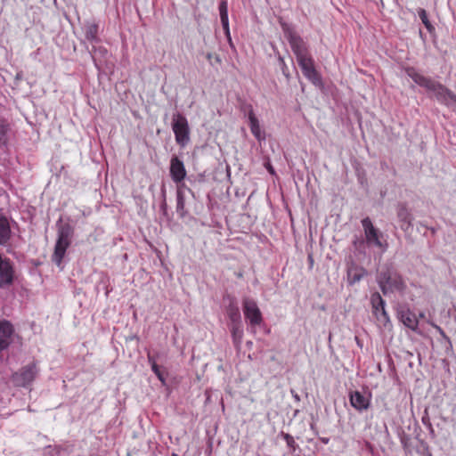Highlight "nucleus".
<instances>
[{
    "instance_id": "nucleus-1",
    "label": "nucleus",
    "mask_w": 456,
    "mask_h": 456,
    "mask_svg": "<svg viewBox=\"0 0 456 456\" xmlns=\"http://www.w3.org/2000/svg\"><path fill=\"white\" fill-rule=\"evenodd\" d=\"M377 281L384 294L388 292H403L406 283L402 275L394 268L387 266L379 272Z\"/></svg>"
},
{
    "instance_id": "nucleus-2",
    "label": "nucleus",
    "mask_w": 456,
    "mask_h": 456,
    "mask_svg": "<svg viewBox=\"0 0 456 456\" xmlns=\"http://www.w3.org/2000/svg\"><path fill=\"white\" fill-rule=\"evenodd\" d=\"M172 129L176 143L181 147H184L190 141V128L187 118L180 113L175 114L173 117Z\"/></svg>"
},
{
    "instance_id": "nucleus-3",
    "label": "nucleus",
    "mask_w": 456,
    "mask_h": 456,
    "mask_svg": "<svg viewBox=\"0 0 456 456\" xmlns=\"http://www.w3.org/2000/svg\"><path fill=\"white\" fill-rule=\"evenodd\" d=\"M38 368L36 362L22 367L12 376V382L16 387H27L30 385L38 374Z\"/></svg>"
},
{
    "instance_id": "nucleus-4",
    "label": "nucleus",
    "mask_w": 456,
    "mask_h": 456,
    "mask_svg": "<svg viewBox=\"0 0 456 456\" xmlns=\"http://www.w3.org/2000/svg\"><path fill=\"white\" fill-rule=\"evenodd\" d=\"M300 66L303 75L314 86H322V77L314 67V61L311 54L297 59Z\"/></svg>"
},
{
    "instance_id": "nucleus-5",
    "label": "nucleus",
    "mask_w": 456,
    "mask_h": 456,
    "mask_svg": "<svg viewBox=\"0 0 456 456\" xmlns=\"http://www.w3.org/2000/svg\"><path fill=\"white\" fill-rule=\"evenodd\" d=\"M71 229L69 225L63 226L60 232L54 248L53 261L60 265L65 256L66 250L70 244Z\"/></svg>"
},
{
    "instance_id": "nucleus-6",
    "label": "nucleus",
    "mask_w": 456,
    "mask_h": 456,
    "mask_svg": "<svg viewBox=\"0 0 456 456\" xmlns=\"http://www.w3.org/2000/svg\"><path fill=\"white\" fill-rule=\"evenodd\" d=\"M283 30L297 59L310 54L305 42L296 31L289 28H283Z\"/></svg>"
},
{
    "instance_id": "nucleus-7",
    "label": "nucleus",
    "mask_w": 456,
    "mask_h": 456,
    "mask_svg": "<svg viewBox=\"0 0 456 456\" xmlns=\"http://www.w3.org/2000/svg\"><path fill=\"white\" fill-rule=\"evenodd\" d=\"M362 225L364 230L365 239L368 244H373L376 247L387 249V244L383 243L380 240L382 234L374 227L370 217H365L362 220Z\"/></svg>"
},
{
    "instance_id": "nucleus-8",
    "label": "nucleus",
    "mask_w": 456,
    "mask_h": 456,
    "mask_svg": "<svg viewBox=\"0 0 456 456\" xmlns=\"http://www.w3.org/2000/svg\"><path fill=\"white\" fill-rule=\"evenodd\" d=\"M243 313L245 318L249 320L252 326H258L263 321L262 314L252 298L246 297L243 299Z\"/></svg>"
},
{
    "instance_id": "nucleus-9",
    "label": "nucleus",
    "mask_w": 456,
    "mask_h": 456,
    "mask_svg": "<svg viewBox=\"0 0 456 456\" xmlns=\"http://www.w3.org/2000/svg\"><path fill=\"white\" fill-rule=\"evenodd\" d=\"M370 304L372 307V313L378 321L382 322H387L389 321L388 314L385 309V301L379 292L371 294Z\"/></svg>"
},
{
    "instance_id": "nucleus-10",
    "label": "nucleus",
    "mask_w": 456,
    "mask_h": 456,
    "mask_svg": "<svg viewBox=\"0 0 456 456\" xmlns=\"http://www.w3.org/2000/svg\"><path fill=\"white\" fill-rule=\"evenodd\" d=\"M349 401L356 411H362L369 409L370 404V395L369 396H365L360 391H351L349 393Z\"/></svg>"
},
{
    "instance_id": "nucleus-11",
    "label": "nucleus",
    "mask_w": 456,
    "mask_h": 456,
    "mask_svg": "<svg viewBox=\"0 0 456 456\" xmlns=\"http://www.w3.org/2000/svg\"><path fill=\"white\" fill-rule=\"evenodd\" d=\"M170 175L175 183H181L186 176L184 165L176 156L171 159Z\"/></svg>"
},
{
    "instance_id": "nucleus-12",
    "label": "nucleus",
    "mask_w": 456,
    "mask_h": 456,
    "mask_svg": "<svg viewBox=\"0 0 456 456\" xmlns=\"http://www.w3.org/2000/svg\"><path fill=\"white\" fill-rule=\"evenodd\" d=\"M429 91L433 92L437 100L442 102L447 103L448 100L456 101L455 94L439 82L434 81Z\"/></svg>"
},
{
    "instance_id": "nucleus-13",
    "label": "nucleus",
    "mask_w": 456,
    "mask_h": 456,
    "mask_svg": "<svg viewBox=\"0 0 456 456\" xmlns=\"http://www.w3.org/2000/svg\"><path fill=\"white\" fill-rule=\"evenodd\" d=\"M13 334L12 325L7 322H0V352L8 347Z\"/></svg>"
},
{
    "instance_id": "nucleus-14",
    "label": "nucleus",
    "mask_w": 456,
    "mask_h": 456,
    "mask_svg": "<svg viewBox=\"0 0 456 456\" xmlns=\"http://www.w3.org/2000/svg\"><path fill=\"white\" fill-rule=\"evenodd\" d=\"M406 73L417 85L425 87L428 91L435 81L419 73L414 68H408Z\"/></svg>"
},
{
    "instance_id": "nucleus-15",
    "label": "nucleus",
    "mask_w": 456,
    "mask_h": 456,
    "mask_svg": "<svg viewBox=\"0 0 456 456\" xmlns=\"http://www.w3.org/2000/svg\"><path fill=\"white\" fill-rule=\"evenodd\" d=\"M399 318L403 325L411 330H416L418 329L419 320L415 313L411 312L410 309H402L399 312Z\"/></svg>"
},
{
    "instance_id": "nucleus-16",
    "label": "nucleus",
    "mask_w": 456,
    "mask_h": 456,
    "mask_svg": "<svg viewBox=\"0 0 456 456\" xmlns=\"http://www.w3.org/2000/svg\"><path fill=\"white\" fill-rule=\"evenodd\" d=\"M397 217L403 230H406L411 224V215L403 204L397 207Z\"/></svg>"
},
{
    "instance_id": "nucleus-17",
    "label": "nucleus",
    "mask_w": 456,
    "mask_h": 456,
    "mask_svg": "<svg viewBox=\"0 0 456 456\" xmlns=\"http://www.w3.org/2000/svg\"><path fill=\"white\" fill-rule=\"evenodd\" d=\"M248 121L252 134L259 141L264 139L265 136L262 134L259 121L252 109L248 111Z\"/></svg>"
},
{
    "instance_id": "nucleus-18",
    "label": "nucleus",
    "mask_w": 456,
    "mask_h": 456,
    "mask_svg": "<svg viewBox=\"0 0 456 456\" xmlns=\"http://www.w3.org/2000/svg\"><path fill=\"white\" fill-rule=\"evenodd\" d=\"M11 238V227L6 217L0 216V245L5 244Z\"/></svg>"
},
{
    "instance_id": "nucleus-19",
    "label": "nucleus",
    "mask_w": 456,
    "mask_h": 456,
    "mask_svg": "<svg viewBox=\"0 0 456 456\" xmlns=\"http://www.w3.org/2000/svg\"><path fill=\"white\" fill-rule=\"evenodd\" d=\"M366 274V271L362 267L356 265L351 266L347 271V280L350 284L360 281Z\"/></svg>"
},
{
    "instance_id": "nucleus-20",
    "label": "nucleus",
    "mask_w": 456,
    "mask_h": 456,
    "mask_svg": "<svg viewBox=\"0 0 456 456\" xmlns=\"http://www.w3.org/2000/svg\"><path fill=\"white\" fill-rule=\"evenodd\" d=\"M10 129L9 122L4 118H0V147L7 143Z\"/></svg>"
},
{
    "instance_id": "nucleus-21",
    "label": "nucleus",
    "mask_w": 456,
    "mask_h": 456,
    "mask_svg": "<svg viewBox=\"0 0 456 456\" xmlns=\"http://www.w3.org/2000/svg\"><path fill=\"white\" fill-rule=\"evenodd\" d=\"M227 315L234 325L240 322V313L237 305L231 304L227 309Z\"/></svg>"
},
{
    "instance_id": "nucleus-22",
    "label": "nucleus",
    "mask_w": 456,
    "mask_h": 456,
    "mask_svg": "<svg viewBox=\"0 0 456 456\" xmlns=\"http://www.w3.org/2000/svg\"><path fill=\"white\" fill-rule=\"evenodd\" d=\"M148 362H150L154 374L158 377L162 384H165L166 379L164 373L160 370L159 366L157 364L154 357L150 353L148 354Z\"/></svg>"
},
{
    "instance_id": "nucleus-23",
    "label": "nucleus",
    "mask_w": 456,
    "mask_h": 456,
    "mask_svg": "<svg viewBox=\"0 0 456 456\" xmlns=\"http://www.w3.org/2000/svg\"><path fill=\"white\" fill-rule=\"evenodd\" d=\"M219 12L221 22L224 28L228 30V9H227V1L223 0L219 5Z\"/></svg>"
},
{
    "instance_id": "nucleus-24",
    "label": "nucleus",
    "mask_w": 456,
    "mask_h": 456,
    "mask_svg": "<svg viewBox=\"0 0 456 456\" xmlns=\"http://www.w3.org/2000/svg\"><path fill=\"white\" fill-rule=\"evenodd\" d=\"M184 199L182 192H177V202H176V211L180 214L181 216H184Z\"/></svg>"
},
{
    "instance_id": "nucleus-25",
    "label": "nucleus",
    "mask_w": 456,
    "mask_h": 456,
    "mask_svg": "<svg viewBox=\"0 0 456 456\" xmlns=\"http://www.w3.org/2000/svg\"><path fill=\"white\" fill-rule=\"evenodd\" d=\"M419 18H420L422 23L425 25V27L428 28V30L431 31V29L433 28V26L431 25V23L428 20L426 11L424 9H420V11L419 12Z\"/></svg>"
},
{
    "instance_id": "nucleus-26",
    "label": "nucleus",
    "mask_w": 456,
    "mask_h": 456,
    "mask_svg": "<svg viewBox=\"0 0 456 456\" xmlns=\"http://www.w3.org/2000/svg\"><path fill=\"white\" fill-rule=\"evenodd\" d=\"M97 27L95 25L90 26L86 33V37L88 40H94L96 37Z\"/></svg>"
},
{
    "instance_id": "nucleus-27",
    "label": "nucleus",
    "mask_w": 456,
    "mask_h": 456,
    "mask_svg": "<svg viewBox=\"0 0 456 456\" xmlns=\"http://www.w3.org/2000/svg\"><path fill=\"white\" fill-rule=\"evenodd\" d=\"M283 437L287 443V445L294 450L296 443H295L293 436H291L289 434H284Z\"/></svg>"
},
{
    "instance_id": "nucleus-28",
    "label": "nucleus",
    "mask_w": 456,
    "mask_h": 456,
    "mask_svg": "<svg viewBox=\"0 0 456 456\" xmlns=\"http://www.w3.org/2000/svg\"><path fill=\"white\" fill-rule=\"evenodd\" d=\"M436 329H437V330L439 331L440 335H441L443 338H444L448 339V337L446 336V334L444 333V331L440 327H438V326H437V327H436Z\"/></svg>"
},
{
    "instance_id": "nucleus-29",
    "label": "nucleus",
    "mask_w": 456,
    "mask_h": 456,
    "mask_svg": "<svg viewBox=\"0 0 456 456\" xmlns=\"http://www.w3.org/2000/svg\"><path fill=\"white\" fill-rule=\"evenodd\" d=\"M236 333H238V328L234 326V327H233V329H232V334H233V336H235V335H236Z\"/></svg>"
},
{
    "instance_id": "nucleus-30",
    "label": "nucleus",
    "mask_w": 456,
    "mask_h": 456,
    "mask_svg": "<svg viewBox=\"0 0 456 456\" xmlns=\"http://www.w3.org/2000/svg\"><path fill=\"white\" fill-rule=\"evenodd\" d=\"M268 170H269V172H270L271 174H273V172H274V171H273V167H272V166H269Z\"/></svg>"
},
{
    "instance_id": "nucleus-31",
    "label": "nucleus",
    "mask_w": 456,
    "mask_h": 456,
    "mask_svg": "<svg viewBox=\"0 0 456 456\" xmlns=\"http://www.w3.org/2000/svg\"><path fill=\"white\" fill-rule=\"evenodd\" d=\"M207 58H208V60H211V58H212V54H211V53H208Z\"/></svg>"
},
{
    "instance_id": "nucleus-32",
    "label": "nucleus",
    "mask_w": 456,
    "mask_h": 456,
    "mask_svg": "<svg viewBox=\"0 0 456 456\" xmlns=\"http://www.w3.org/2000/svg\"><path fill=\"white\" fill-rule=\"evenodd\" d=\"M216 61L220 62V59L218 56L216 57Z\"/></svg>"
},
{
    "instance_id": "nucleus-33",
    "label": "nucleus",
    "mask_w": 456,
    "mask_h": 456,
    "mask_svg": "<svg viewBox=\"0 0 456 456\" xmlns=\"http://www.w3.org/2000/svg\"><path fill=\"white\" fill-rule=\"evenodd\" d=\"M172 456H178V455H177V454H175V453H173V454H172Z\"/></svg>"
}]
</instances>
